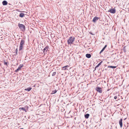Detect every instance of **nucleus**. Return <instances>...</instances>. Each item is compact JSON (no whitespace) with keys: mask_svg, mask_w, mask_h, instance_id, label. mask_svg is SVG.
<instances>
[{"mask_svg":"<svg viewBox=\"0 0 129 129\" xmlns=\"http://www.w3.org/2000/svg\"><path fill=\"white\" fill-rule=\"evenodd\" d=\"M108 12H109L112 13L114 14L116 12V10L115 9H110L108 11Z\"/></svg>","mask_w":129,"mask_h":129,"instance_id":"nucleus-6","label":"nucleus"},{"mask_svg":"<svg viewBox=\"0 0 129 129\" xmlns=\"http://www.w3.org/2000/svg\"><path fill=\"white\" fill-rule=\"evenodd\" d=\"M100 19V18L97 16H95L94 17L92 21L94 23H95Z\"/></svg>","mask_w":129,"mask_h":129,"instance_id":"nucleus-7","label":"nucleus"},{"mask_svg":"<svg viewBox=\"0 0 129 129\" xmlns=\"http://www.w3.org/2000/svg\"><path fill=\"white\" fill-rule=\"evenodd\" d=\"M49 47L47 45L43 49V52L44 54H47L46 52L48 51V49H49Z\"/></svg>","mask_w":129,"mask_h":129,"instance_id":"nucleus-5","label":"nucleus"},{"mask_svg":"<svg viewBox=\"0 0 129 129\" xmlns=\"http://www.w3.org/2000/svg\"><path fill=\"white\" fill-rule=\"evenodd\" d=\"M32 88L30 87H29L25 89V90H26L27 91H30L31 89Z\"/></svg>","mask_w":129,"mask_h":129,"instance_id":"nucleus-14","label":"nucleus"},{"mask_svg":"<svg viewBox=\"0 0 129 129\" xmlns=\"http://www.w3.org/2000/svg\"><path fill=\"white\" fill-rule=\"evenodd\" d=\"M113 54H112V55H113Z\"/></svg>","mask_w":129,"mask_h":129,"instance_id":"nucleus-36","label":"nucleus"},{"mask_svg":"<svg viewBox=\"0 0 129 129\" xmlns=\"http://www.w3.org/2000/svg\"><path fill=\"white\" fill-rule=\"evenodd\" d=\"M2 4L3 5H6L8 4V2L6 1H4L2 2Z\"/></svg>","mask_w":129,"mask_h":129,"instance_id":"nucleus-11","label":"nucleus"},{"mask_svg":"<svg viewBox=\"0 0 129 129\" xmlns=\"http://www.w3.org/2000/svg\"><path fill=\"white\" fill-rule=\"evenodd\" d=\"M62 69L64 70H67V68H66V67L64 66L63 67H62Z\"/></svg>","mask_w":129,"mask_h":129,"instance_id":"nucleus-22","label":"nucleus"},{"mask_svg":"<svg viewBox=\"0 0 129 129\" xmlns=\"http://www.w3.org/2000/svg\"><path fill=\"white\" fill-rule=\"evenodd\" d=\"M82 11H84V10H82Z\"/></svg>","mask_w":129,"mask_h":129,"instance_id":"nucleus-34","label":"nucleus"},{"mask_svg":"<svg viewBox=\"0 0 129 129\" xmlns=\"http://www.w3.org/2000/svg\"><path fill=\"white\" fill-rule=\"evenodd\" d=\"M23 64H20L18 67V68L15 71V72H18V71L20 70L21 69V68L23 67Z\"/></svg>","mask_w":129,"mask_h":129,"instance_id":"nucleus-8","label":"nucleus"},{"mask_svg":"<svg viewBox=\"0 0 129 129\" xmlns=\"http://www.w3.org/2000/svg\"><path fill=\"white\" fill-rule=\"evenodd\" d=\"M57 90H54L52 91V92L51 93V94H55Z\"/></svg>","mask_w":129,"mask_h":129,"instance_id":"nucleus-18","label":"nucleus"},{"mask_svg":"<svg viewBox=\"0 0 129 129\" xmlns=\"http://www.w3.org/2000/svg\"><path fill=\"white\" fill-rule=\"evenodd\" d=\"M29 108V107L28 106H26L25 107V109H28Z\"/></svg>","mask_w":129,"mask_h":129,"instance_id":"nucleus-26","label":"nucleus"},{"mask_svg":"<svg viewBox=\"0 0 129 129\" xmlns=\"http://www.w3.org/2000/svg\"><path fill=\"white\" fill-rule=\"evenodd\" d=\"M52 71H51V72H50L49 74H50L51 73H52Z\"/></svg>","mask_w":129,"mask_h":129,"instance_id":"nucleus-32","label":"nucleus"},{"mask_svg":"<svg viewBox=\"0 0 129 129\" xmlns=\"http://www.w3.org/2000/svg\"><path fill=\"white\" fill-rule=\"evenodd\" d=\"M20 52H19L20 53V54H22V50H21V51H19Z\"/></svg>","mask_w":129,"mask_h":129,"instance_id":"nucleus-28","label":"nucleus"},{"mask_svg":"<svg viewBox=\"0 0 129 129\" xmlns=\"http://www.w3.org/2000/svg\"><path fill=\"white\" fill-rule=\"evenodd\" d=\"M91 55L90 54L87 53L86 55V56L88 58H89L91 57Z\"/></svg>","mask_w":129,"mask_h":129,"instance_id":"nucleus-13","label":"nucleus"},{"mask_svg":"<svg viewBox=\"0 0 129 129\" xmlns=\"http://www.w3.org/2000/svg\"><path fill=\"white\" fill-rule=\"evenodd\" d=\"M16 55V53L15 52V54H14V55Z\"/></svg>","mask_w":129,"mask_h":129,"instance_id":"nucleus-33","label":"nucleus"},{"mask_svg":"<svg viewBox=\"0 0 129 129\" xmlns=\"http://www.w3.org/2000/svg\"><path fill=\"white\" fill-rule=\"evenodd\" d=\"M108 68H111L112 69H115L116 68V66H108Z\"/></svg>","mask_w":129,"mask_h":129,"instance_id":"nucleus-17","label":"nucleus"},{"mask_svg":"<svg viewBox=\"0 0 129 129\" xmlns=\"http://www.w3.org/2000/svg\"><path fill=\"white\" fill-rule=\"evenodd\" d=\"M98 67H96V66L94 68V71L95 70H96V68H97Z\"/></svg>","mask_w":129,"mask_h":129,"instance_id":"nucleus-30","label":"nucleus"},{"mask_svg":"<svg viewBox=\"0 0 129 129\" xmlns=\"http://www.w3.org/2000/svg\"><path fill=\"white\" fill-rule=\"evenodd\" d=\"M122 119L121 118L119 121V123L120 127H122Z\"/></svg>","mask_w":129,"mask_h":129,"instance_id":"nucleus-9","label":"nucleus"},{"mask_svg":"<svg viewBox=\"0 0 129 129\" xmlns=\"http://www.w3.org/2000/svg\"><path fill=\"white\" fill-rule=\"evenodd\" d=\"M19 109L25 111V112H27L26 110V109L24 107H21L20 108H19Z\"/></svg>","mask_w":129,"mask_h":129,"instance_id":"nucleus-15","label":"nucleus"},{"mask_svg":"<svg viewBox=\"0 0 129 129\" xmlns=\"http://www.w3.org/2000/svg\"><path fill=\"white\" fill-rule=\"evenodd\" d=\"M24 16V13H21L20 14L19 16L20 17L22 18Z\"/></svg>","mask_w":129,"mask_h":129,"instance_id":"nucleus-16","label":"nucleus"},{"mask_svg":"<svg viewBox=\"0 0 129 129\" xmlns=\"http://www.w3.org/2000/svg\"><path fill=\"white\" fill-rule=\"evenodd\" d=\"M75 39V38L73 36L70 37L67 40L68 44L69 45L73 44V42L74 41Z\"/></svg>","mask_w":129,"mask_h":129,"instance_id":"nucleus-2","label":"nucleus"},{"mask_svg":"<svg viewBox=\"0 0 129 129\" xmlns=\"http://www.w3.org/2000/svg\"><path fill=\"white\" fill-rule=\"evenodd\" d=\"M125 119H126V118H125V119H124V120H125Z\"/></svg>","mask_w":129,"mask_h":129,"instance_id":"nucleus-37","label":"nucleus"},{"mask_svg":"<svg viewBox=\"0 0 129 129\" xmlns=\"http://www.w3.org/2000/svg\"><path fill=\"white\" fill-rule=\"evenodd\" d=\"M102 61L100 62L96 66V67H98L101 64Z\"/></svg>","mask_w":129,"mask_h":129,"instance_id":"nucleus-19","label":"nucleus"},{"mask_svg":"<svg viewBox=\"0 0 129 129\" xmlns=\"http://www.w3.org/2000/svg\"><path fill=\"white\" fill-rule=\"evenodd\" d=\"M50 76V75H49L48 76Z\"/></svg>","mask_w":129,"mask_h":129,"instance_id":"nucleus-38","label":"nucleus"},{"mask_svg":"<svg viewBox=\"0 0 129 129\" xmlns=\"http://www.w3.org/2000/svg\"><path fill=\"white\" fill-rule=\"evenodd\" d=\"M96 91L100 93H102V88L99 86H97L95 89Z\"/></svg>","mask_w":129,"mask_h":129,"instance_id":"nucleus-4","label":"nucleus"},{"mask_svg":"<svg viewBox=\"0 0 129 129\" xmlns=\"http://www.w3.org/2000/svg\"><path fill=\"white\" fill-rule=\"evenodd\" d=\"M117 0H116V2H117Z\"/></svg>","mask_w":129,"mask_h":129,"instance_id":"nucleus-35","label":"nucleus"},{"mask_svg":"<svg viewBox=\"0 0 129 129\" xmlns=\"http://www.w3.org/2000/svg\"><path fill=\"white\" fill-rule=\"evenodd\" d=\"M129 9H125L126 10H125L126 12H129Z\"/></svg>","mask_w":129,"mask_h":129,"instance_id":"nucleus-25","label":"nucleus"},{"mask_svg":"<svg viewBox=\"0 0 129 129\" xmlns=\"http://www.w3.org/2000/svg\"><path fill=\"white\" fill-rule=\"evenodd\" d=\"M56 74V72H54L52 73V76H54Z\"/></svg>","mask_w":129,"mask_h":129,"instance_id":"nucleus-20","label":"nucleus"},{"mask_svg":"<svg viewBox=\"0 0 129 129\" xmlns=\"http://www.w3.org/2000/svg\"><path fill=\"white\" fill-rule=\"evenodd\" d=\"M117 98V96H115L114 97V99H115V100H116V99Z\"/></svg>","mask_w":129,"mask_h":129,"instance_id":"nucleus-27","label":"nucleus"},{"mask_svg":"<svg viewBox=\"0 0 129 129\" xmlns=\"http://www.w3.org/2000/svg\"><path fill=\"white\" fill-rule=\"evenodd\" d=\"M89 116V114H84V117L85 118H88Z\"/></svg>","mask_w":129,"mask_h":129,"instance_id":"nucleus-12","label":"nucleus"},{"mask_svg":"<svg viewBox=\"0 0 129 129\" xmlns=\"http://www.w3.org/2000/svg\"><path fill=\"white\" fill-rule=\"evenodd\" d=\"M107 47V45H105V46L101 50L100 52V54H101V53H102V52H103V51Z\"/></svg>","mask_w":129,"mask_h":129,"instance_id":"nucleus-10","label":"nucleus"},{"mask_svg":"<svg viewBox=\"0 0 129 129\" xmlns=\"http://www.w3.org/2000/svg\"><path fill=\"white\" fill-rule=\"evenodd\" d=\"M25 43V40L24 38L22 39L20 43L19 46V51H21L23 49V46L24 45Z\"/></svg>","mask_w":129,"mask_h":129,"instance_id":"nucleus-1","label":"nucleus"},{"mask_svg":"<svg viewBox=\"0 0 129 129\" xmlns=\"http://www.w3.org/2000/svg\"><path fill=\"white\" fill-rule=\"evenodd\" d=\"M89 33H90V34H91V35H94V34H93L92 33V32H90Z\"/></svg>","mask_w":129,"mask_h":129,"instance_id":"nucleus-29","label":"nucleus"},{"mask_svg":"<svg viewBox=\"0 0 129 129\" xmlns=\"http://www.w3.org/2000/svg\"><path fill=\"white\" fill-rule=\"evenodd\" d=\"M18 26L19 28L22 31H24L25 30V27L24 25L20 23L18 24Z\"/></svg>","mask_w":129,"mask_h":129,"instance_id":"nucleus-3","label":"nucleus"},{"mask_svg":"<svg viewBox=\"0 0 129 129\" xmlns=\"http://www.w3.org/2000/svg\"><path fill=\"white\" fill-rule=\"evenodd\" d=\"M65 67H66V68H67V67H69V66H65Z\"/></svg>","mask_w":129,"mask_h":129,"instance_id":"nucleus-31","label":"nucleus"},{"mask_svg":"<svg viewBox=\"0 0 129 129\" xmlns=\"http://www.w3.org/2000/svg\"><path fill=\"white\" fill-rule=\"evenodd\" d=\"M8 63L7 62H6L5 60L4 62V64L5 65H6L7 66H8Z\"/></svg>","mask_w":129,"mask_h":129,"instance_id":"nucleus-21","label":"nucleus"},{"mask_svg":"<svg viewBox=\"0 0 129 129\" xmlns=\"http://www.w3.org/2000/svg\"><path fill=\"white\" fill-rule=\"evenodd\" d=\"M12 6L10 4H8V6L9 7V8H10V7H11V6Z\"/></svg>","mask_w":129,"mask_h":129,"instance_id":"nucleus-23","label":"nucleus"},{"mask_svg":"<svg viewBox=\"0 0 129 129\" xmlns=\"http://www.w3.org/2000/svg\"><path fill=\"white\" fill-rule=\"evenodd\" d=\"M15 51L16 52V54H17V52H18V49H17V48H16L15 50Z\"/></svg>","mask_w":129,"mask_h":129,"instance_id":"nucleus-24","label":"nucleus"}]
</instances>
